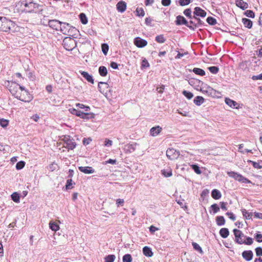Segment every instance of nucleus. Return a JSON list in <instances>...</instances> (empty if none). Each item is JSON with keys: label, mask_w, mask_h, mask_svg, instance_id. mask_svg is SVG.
Listing matches in <instances>:
<instances>
[{"label": "nucleus", "mask_w": 262, "mask_h": 262, "mask_svg": "<svg viewBox=\"0 0 262 262\" xmlns=\"http://www.w3.org/2000/svg\"><path fill=\"white\" fill-rule=\"evenodd\" d=\"M39 7V5L31 0H20L16 4V9L18 12H33Z\"/></svg>", "instance_id": "nucleus-1"}, {"label": "nucleus", "mask_w": 262, "mask_h": 262, "mask_svg": "<svg viewBox=\"0 0 262 262\" xmlns=\"http://www.w3.org/2000/svg\"><path fill=\"white\" fill-rule=\"evenodd\" d=\"M64 48L68 51H71L76 46L75 40L71 37H66L63 40Z\"/></svg>", "instance_id": "nucleus-2"}, {"label": "nucleus", "mask_w": 262, "mask_h": 262, "mask_svg": "<svg viewBox=\"0 0 262 262\" xmlns=\"http://www.w3.org/2000/svg\"><path fill=\"white\" fill-rule=\"evenodd\" d=\"M19 96L20 97H16L20 100L24 102H29L32 100V97L29 96L28 92L25 89V88L21 86V91L17 92Z\"/></svg>", "instance_id": "nucleus-3"}, {"label": "nucleus", "mask_w": 262, "mask_h": 262, "mask_svg": "<svg viewBox=\"0 0 262 262\" xmlns=\"http://www.w3.org/2000/svg\"><path fill=\"white\" fill-rule=\"evenodd\" d=\"M228 175L240 182L245 183H251V182L250 180L237 173L234 172H228Z\"/></svg>", "instance_id": "nucleus-4"}, {"label": "nucleus", "mask_w": 262, "mask_h": 262, "mask_svg": "<svg viewBox=\"0 0 262 262\" xmlns=\"http://www.w3.org/2000/svg\"><path fill=\"white\" fill-rule=\"evenodd\" d=\"M21 86L15 82H12L9 87V91L15 97H20V96H19L17 92L21 91Z\"/></svg>", "instance_id": "nucleus-5"}, {"label": "nucleus", "mask_w": 262, "mask_h": 262, "mask_svg": "<svg viewBox=\"0 0 262 262\" xmlns=\"http://www.w3.org/2000/svg\"><path fill=\"white\" fill-rule=\"evenodd\" d=\"M75 29L69 24L61 23L59 30L64 34L70 35V33Z\"/></svg>", "instance_id": "nucleus-6"}, {"label": "nucleus", "mask_w": 262, "mask_h": 262, "mask_svg": "<svg viewBox=\"0 0 262 262\" xmlns=\"http://www.w3.org/2000/svg\"><path fill=\"white\" fill-rule=\"evenodd\" d=\"M64 142L63 146L69 149H73L76 147V143L73 139L69 136L64 137Z\"/></svg>", "instance_id": "nucleus-7"}, {"label": "nucleus", "mask_w": 262, "mask_h": 262, "mask_svg": "<svg viewBox=\"0 0 262 262\" xmlns=\"http://www.w3.org/2000/svg\"><path fill=\"white\" fill-rule=\"evenodd\" d=\"M15 25L14 23L6 18V21H4L3 23L2 27L4 28H0V30L4 32H7L12 29L15 27Z\"/></svg>", "instance_id": "nucleus-8"}, {"label": "nucleus", "mask_w": 262, "mask_h": 262, "mask_svg": "<svg viewBox=\"0 0 262 262\" xmlns=\"http://www.w3.org/2000/svg\"><path fill=\"white\" fill-rule=\"evenodd\" d=\"M134 43L135 46L140 48H143L146 46L147 45V42L146 40L139 37H136L134 39Z\"/></svg>", "instance_id": "nucleus-9"}, {"label": "nucleus", "mask_w": 262, "mask_h": 262, "mask_svg": "<svg viewBox=\"0 0 262 262\" xmlns=\"http://www.w3.org/2000/svg\"><path fill=\"white\" fill-rule=\"evenodd\" d=\"M166 156L169 159L173 160L178 157L179 152L172 148L168 149L166 151Z\"/></svg>", "instance_id": "nucleus-10"}, {"label": "nucleus", "mask_w": 262, "mask_h": 262, "mask_svg": "<svg viewBox=\"0 0 262 262\" xmlns=\"http://www.w3.org/2000/svg\"><path fill=\"white\" fill-rule=\"evenodd\" d=\"M61 22L57 20H50L48 25L50 27L55 30H59Z\"/></svg>", "instance_id": "nucleus-11"}, {"label": "nucleus", "mask_w": 262, "mask_h": 262, "mask_svg": "<svg viewBox=\"0 0 262 262\" xmlns=\"http://www.w3.org/2000/svg\"><path fill=\"white\" fill-rule=\"evenodd\" d=\"M108 84L106 82H99L98 83V89L102 94H106L108 91Z\"/></svg>", "instance_id": "nucleus-12"}, {"label": "nucleus", "mask_w": 262, "mask_h": 262, "mask_svg": "<svg viewBox=\"0 0 262 262\" xmlns=\"http://www.w3.org/2000/svg\"><path fill=\"white\" fill-rule=\"evenodd\" d=\"M162 130V128L159 125L152 127L150 129V135L152 137H156L161 133Z\"/></svg>", "instance_id": "nucleus-13"}, {"label": "nucleus", "mask_w": 262, "mask_h": 262, "mask_svg": "<svg viewBox=\"0 0 262 262\" xmlns=\"http://www.w3.org/2000/svg\"><path fill=\"white\" fill-rule=\"evenodd\" d=\"M78 169L85 174H91L95 172V169L90 166H80Z\"/></svg>", "instance_id": "nucleus-14"}, {"label": "nucleus", "mask_w": 262, "mask_h": 262, "mask_svg": "<svg viewBox=\"0 0 262 262\" xmlns=\"http://www.w3.org/2000/svg\"><path fill=\"white\" fill-rule=\"evenodd\" d=\"M225 103L228 105H229L230 107L233 108H236V109L239 108V104L237 103L235 101L231 100L230 98H225Z\"/></svg>", "instance_id": "nucleus-15"}, {"label": "nucleus", "mask_w": 262, "mask_h": 262, "mask_svg": "<svg viewBox=\"0 0 262 262\" xmlns=\"http://www.w3.org/2000/svg\"><path fill=\"white\" fill-rule=\"evenodd\" d=\"M176 24L178 25H185L188 27H191L188 25V23L187 21L185 18L181 15H179L177 17Z\"/></svg>", "instance_id": "nucleus-16"}, {"label": "nucleus", "mask_w": 262, "mask_h": 262, "mask_svg": "<svg viewBox=\"0 0 262 262\" xmlns=\"http://www.w3.org/2000/svg\"><path fill=\"white\" fill-rule=\"evenodd\" d=\"M116 7L118 11L122 13L124 12L126 9V4L124 1H120L117 3Z\"/></svg>", "instance_id": "nucleus-17"}, {"label": "nucleus", "mask_w": 262, "mask_h": 262, "mask_svg": "<svg viewBox=\"0 0 262 262\" xmlns=\"http://www.w3.org/2000/svg\"><path fill=\"white\" fill-rule=\"evenodd\" d=\"M79 72L88 82L92 84L94 83V79L91 75L84 71H80Z\"/></svg>", "instance_id": "nucleus-18"}, {"label": "nucleus", "mask_w": 262, "mask_h": 262, "mask_svg": "<svg viewBox=\"0 0 262 262\" xmlns=\"http://www.w3.org/2000/svg\"><path fill=\"white\" fill-rule=\"evenodd\" d=\"M236 5L243 10H245L248 8V4L244 2L243 0H235Z\"/></svg>", "instance_id": "nucleus-19"}, {"label": "nucleus", "mask_w": 262, "mask_h": 262, "mask_svg": "<svg viewBox=\"0 0 262 262\" xmlns=\"http://www.w3.org/2000/svg\"><path fill=\"white\" fill-rule=\"evenodd\" d=\"M243 257L247 261H250L252 259L253 253L251 251H245L242 253Z\"/></svg>", "instance_id": "nucleus-20"}, {"label": "nucleus", "mask_w": 262, "mask_h": 262, "mask_svg": "<svg viewBox=\"0 0 262 262\" xmlns=\"http://www.w3.org/2000/svg\"><path fill=\"white\" fill-rule=\"evenodd\" d=\"M194 14L197 16L205 17L206 15V12L199 7H195L194 9Z\"/></svg>", "instance_id": "nucleus-21"}, {"label": "nucleus", "mask_w": 262, "mask_h": 262, "mask_svg": "<svg viewBox=\"0 0 262 262\" xmlns=\"http://www.w3.org/2000/svg\"><path fill=\"white\" fill-rule=\"evenodd\" d=\"M49 227L52 230L54 231H57L59 229V225L56 222L51 221L49 223Z\"/></svg>", "instance_id": "nucleus-22"}, {"label": "nucleus", "mask_w": 262, "mask_h": 262, "mask_svg": "<svg viewBox=\"0 0 262 262\" xmlns=\"http://www.w3.org/2000/svg\"><path fill=\"white\" fill-rule=\"evenodd\" d=\"M143 253L144 255L147 257H151L153 255V253L151 249L147 246H145L143 248Z\"/></svg>", "instance_id": "nucleus-23"}, {"label": "nucleus", "mask_w": 262, "mask_h": 262, "mask_svg": "<svg viewBox=\"0 0 262 262\" xmlns=\"http://www.w3.org/2000/svg\"><path fill=\"white\" fill-rule=\"evenodd\" d=\"M211 196L213 199L218 200L221 198L222 194L219 190L217 189H213L211 192Z\"/></svg>", "instance_id": "nucleus-24"}, {"label": "nucleus", "mask_w": 262, "mask_h": 262, "mask_svg": "<svg viewBox=\"0 0 262 262\" xmlns=\"http://www.w3.org/2000/svg\"><path fill=\"white\" fill-rule=\"evenodd\" d=\"M249 163H250L252 164L253 166L257 169H259L262 168V161H258L257 162L252 161L251 160H248L247 161Z\"/></svg>", "instance_id": "nucleus-25"}, {"label": "nucleus", "mask_w": 262, "mask_h": 262, "mask_svg": "<svg viewBox=\"0 0 262 262\" xmlns=\"http://www.w3.org/2000/svg\"><path fill=\"white\" fill-rule=\"evenodd\" d=\"M242 22L245 27L251 28L252 26V21L248 18H243L242 19Z\"/></svg>", "instance_id": "nucleus-26"}, {"label": "nucleus", "mask_w": 262, "mask_h": 262, "mask_svg": "<svg viewBox=\"0 0 262 262\" xmlns=\"http://www.w3.org/2000/svg\"><path fill=\"white\" fill-rule=\"evenodd\" d=\"M229 231L227 228H222L220 231L221 236L223 238H226L229 235Z\"/></svg>", "instance_id": "nucleus-27"}, {"label": "nucleus", "mask_w": 262, "mask_h": 262, "mask_svg": "<svg viewBox=\"0 0 262 262\" xmlns=\"http://www.w3.org/2000/svg\"><path fill=\"white\" fill-rule=\"evenodd\" d=\"M99 73L101 76H106L107 74L106 68L104 66L100 67L99 68Z\"/></svg>", "instance_id": "nucleus-28"}, {"label": "nucleus", "mask_w": 262, "mask_h": 262, "mask_svg": "<svg viewBox=\"0 0 262 262\" xmlns=\"http://www.w3.org/2000/svg\"><path fill=\"white\" fill-rule=\"evenodd\" d=\"M216 224L219 226H222L225 224V221L223 216H218L216 217Z\"/></svg>", "instance_id": "nucleus-29"}, {"label": "nucleus", "mask_w": 262, "mask_h": 262, "mask_svg": "<svg viewBox=\"0 0 262 262\" xmlns=\"http://www.w3.org/2000/svg\"><path fill=\"white\" fill-rule=\"evenodd\" d=\"M204 99L201 96H197L193 100L194 103L197 105H200L204 102Z\"/></svg>", "instance_id": "nucleus-30"}, {"label": "nucleus", "mask_w": 262, "mask_h": 262, "mask_svg": "<svg viewBox=\"0 0 262 262\" xmlns=\"http://www.w3.org/2000/svg\"><path fill=\"white\" fill-rule=\"evenodd\" d=\"M69 111L72 114H74V115H76L77 116H78V117H83V116H82V115H82V112L80 111H78V110H77L75 108L69 109Z\"/></svg>", "instance_id": "nucleus-31"}, {"label": "nucleus", "mask_w": 262, "mask_h": 262, "mask_svg": "<svg viewBox=\"0 0 262 262\" xmlns=\"http://www.w3.org/2000/svg\"><path fill=\"white\" fill-rule=\"evenodd\" d=\"M192 71L195 74L201 76H203L205 74V71L203 70L200 68H195L193 69Z\"/></svg>", "instance_id": "nucleus-32"}, {"label": "nucleus", "mask_w": 262, "mask_h": 262, "mask_svg": "<svg viewBox=\"0 0 262 262\" xmlns=\"http://www.w3.org/2000/svg\"><path fill=\"white\" fill-rule=\"evenodd\" d=\"M82 115H82V116H83V117H80L82 119H89L94 118L95 117V115L93 113H85L82 112Z\"/></svg>", "instance_id": "nucleus-33"}, {"label": "nucleus", "mask_w": 262, "mask_h": 262, "mask_svg": "<svg viewBox=\"0 0 262 262\" xmlns=\"http://www.w3.org/2000/svg\"><path fill=\"white\" fill-rule=\"evenodd\" d=\"M12 200L15 203L19 202V195L17 192H14L11 194Z\"/></svg>", "instance_id": "nucleus-34"}, {"label": "nucleus", "mask_w": 262, "mask_h": 262, "mask_svg": "<svg viewBox=\"0 0 262 262\" xmlns=\"http://www.w3.org/2000/svg\"><path fill=\"white\" fill-rule=\"evenodd\" d=\"M242 214L244 217L246 219H250L252 217V213L248 212L246 209L242 210Z\"/></svg>", "instance_id": "nucleus-35"}, {"label": "nucleus", "mask_w": 262, "mask_h": 262, "mask_svg": "<svg viewBox=\"0 0 262 262\" xmlns=\"http://www.w3.org/2000/svg\"><path fill=\"white\" fill-rule=\"evenodd\" d=\"M115 258L114 255H108L104 258V262H114Z\"/></svg>", "instance_id": "nucleus-36"}, {"label": "nucleus", "mask_w": 262, "mask_h": 262, "mask_svg": "<svg viewBox=\"0 0 262 262\" xmlns=\"http://www.w3.org/2000/svg\"><path fill=\"white\" fill-rule=\"evenodd\" d=\"M233 232L235 235V240L237 238L240 237V236L244 237V234L241 231L238 229H234Z\"/></svg>", "instance_id": "nucleus-37"}, {"label": "nucleus", "mask_w": 262, "mask_h": 262, "mask_svg": "<svg viewBox=\"0 0 262 262\" xmlns=\"http://www.w3.org/2000/svg\"><path fill=\"white\" fill-rule=\"evenodd\" d=\"M156 40L158 43H162L165 41V39L163 35H160L156 36Z\"/></svg>", "instance_id": "nucleus-38"}, {"label": "nucleus", "mask_w": 262, "mask_h": 262, "mask_svg": "<svg viewBox=\"0 0 262 262\" xmlns=\"http://www.w3.org/2000/svg\"><path fill=\"white\" fill-rule=\"evenodd\" d=\"M122 260L123 262H132V257L130 254H126L123 256Z\"/></svg>", "instance_id": "nucleus-39"}, {"label": "nucleus", "mask_w": 262, "mask_h": 262, "mask_svg": "<svg viewBox=\"0 0 262 262\" xmlns=\"http://www.w3.org/2000/svg\"><path fill=\"white\" fill-rule=\"evenodd\" d=\"M162 174L165 177H169L172 176V170L171 169L168 171H166L165 169H163L161 171Z\"/></svg>", "instance_id": "nucleus-40"}, {"label": "nucleus", "mask_w": 262, "mask_h": 262, "mask_svg": "<svg viewBox=\"0 0 262 262\" xmlns=\"http://www.w3.org/2000/svg\"><path fill=\"white\" fill-rule=\"evenodd\" d=\"M190 166L193 169V170L195 171L196 173L200 174L202 173L198 165L195 164H192L190 165Z\"/></svg>", "instance_id": "nucleus-41"}, {"label": "nucleus", "mask_w": 262, "mask_h": 262, "mask_svg": "<svg viewBox=\"0 0 262 262\" xmlns=\"http://www.w3.org/2000/svg\"><path fill=\"white\" fill-rule=\"evenodd\" d=\"M80 18L81 23L83 24H86L88 23V19L86 15L84 13H81L80 14Z\"/></svg>", "instance_id": "nucleus-42"}, {"label": "nucleus", "mask_w": 262, "mask_h": 262, "mask_svg": "<svg viewBox=\"0 0 262 262\" xmlns=\"http://www.w3.org/2000/svg\"><path fill=\"white\" fill-rule=\"evenodd\" d=\"M102 51L104 55H106L108 50V46L106 43H103L101 45Z\"/></svg>", "instance_id": "nucleus-43"}, {"label": "nucleus", "mask_w": 262, "mask_h": 262, "mask_svg": "<svg viewBox=\"0 0 262 262\" xmlns=\"http://www.w3.org/2000/svg\"><path fill=\"white\" fill-rule=\"evenodd\" d=\"M127 147V149H126V152L131 153L135 151V148L134 145L133 144H128L126 146Z\"/></svg>", "instance_id": "nucleus-44"}, {"label": "nucleus", "mask_w": 262, "mask_h": 262, "mask_svg": "<svg viewBox=\"0 0 262 262\" xmlns=\"http://www.w3.org/2000/svg\"><path fill=\"white\" fill-rule=\"evenodd\" d=\"M137 15L139 16H143L145 15L144 10L142 8H138L136 9Z\"/></svg>", "instance_id": "nucleus-45"}, {"label": "nucleus", "mask_w": 262, "mask_h": 262, "mask_svg": "<svg viewBox=\"0 0 262 262\" xmlns=\"http://www.w3.org/2000/svg\"><path fill=\"white\" fill-rule=\"evenodd\" d=\"M192 246L195 250L198 251L200 253H203V250L199 244L196 243H192Z\"/></svg>", "instance_id": "nucleus-46"}, {"label": "nucleus", "mask_w": 262, "mask_h": 262, "mask_svg": "<svg viewBox=\"0 0 262 262\" xmlns=\"http://www.w3.org/2000/svg\"><path fill=\"white\" fill-rule=\"evenodd\" d=\"M25 165V162L24 161H19L16 165V168L17 170L21 169L24 167Z\"/></svg>", "instance_id": "nucleus-47"}, {"label": "nucleus", "mask_w": 262, "mask_h": 262, "mask_svg": "<svg viewBox=\"0 0 262 262\" xmlns=\"http://www.w3.org/2000/svg\"><path fill=\"white\" fill-rule=\"evenodd\" d=\"M207 21L211 25H214L216 24V19L212 17H208L207 18Z\"/></svg>", "instance_id": "nucleus-48"}, {"label": "nucleus", "mask_w": 262, "mask_h": 262, "mask_svg": "<svg viewBox=\"0 0 262 262\" xmlns=\"http://www.w3.org/2000/svg\"><path fill=\"white\" fill-rule=\"evenodd\" d=\"M182 93L186 97L189 99H191L193 96L192 93L185 90L183 91Z\"/></svg>", "instance_id": "nucleus-49"}, {"label": "nucleus", "mask_w": 262, "mask_h": 262, "mask_svg": "<svg viewBox=\"0 0 262 262\" xmlns=\"http://www.w3.org/2000/svg\"><path fill=\"white\" fill-rule=\"evenodd\" d=\"M8 120L4 119H0V125L3 127H6L8 125Z\"/></svg>", "instance_id": "nucleus-50"}, {"label": "nucleus", "mask_w": 262, "mask_h": 262, "mask_svg": "<svg viewBox=\"0 0 262 262\" xmlns=\"http://www.w3.org/2000/svg\"><path fill=\"white\" fill-rule=\"evenodd\" d=\"M58 168V165L55 162H53L52 164H50L48 167V169L50 171H54Z\"/></svg>", "instance_id": "nucleus-51"}, {"label": "nucleus", "mask_w": 262, "mask_h": 262, "mask_svg": "<svg viewBox=\"0 0 262 262\" xmlns=\"http://www.w3.org/2000/svg\"><path fill=\"white\" fill-rule=\"evenodd\" d=\"M209 71L213 74H216L219 72V68L217 67H210L208 68Z\"/></svg>", "instance_id": "nucleus-52"}, {"label": "nucleus", "mask_w": 262, "mask_h": 262, "mask_svg": "<svg viewBox=\"0 0 262 262\" xmlns=\"http://www.w3.org/2000/svg\"><path fill=\"white\" fill-rule=\"evenodd\" d=\"M245 15L249 17L253 18L254 17V13L252 10H247L245 12Z\"/></svg>", "instance_id": "nucleus-53"}, {"label": "nucleus", "mask_w": 262, "mask_h": 262, "mask_svg": "<svg viewBox=\"0 0 262 262\" xmlns=\"http://www.w3.org/2000/svg\"><path fill=\"white\" fill-rule=\"evenodd\" d=\"M211 208L213 211L214 213H216L220 210V208L217 204H214L211 206Z\"/></svg>", "instance_id": "nucleus-54"}, {"label": "nucleus", "mask_w": 262, "mask_h": 262, "mask_svg": "<svg viewBox=\"0 0 262 262\" xmlns=\"http://www.w3.org/2000/svg\"><path fill=\"white\" fill-rule=\"evenodd\" d=\"M76 106L79 107L80 108H84L85 110V111L88 112L90 110V108L88 106H85L83 104L80 103H77Z\"/></svg>", "instance_id": "nucleus-55"}, {"label": "nucleus", "mask_w": 262, "mask_h": 262, "mask_svg": "<svg viewBox=\"0 0 262 262\" xmlns=\"http://www.w3.org/2000/svg\"><path fill=\"white\" fill-rule=\"evenodd\" d=\"M113 145V141L108 139H105L104 142L105 146L110 147Z\"/></svg>", "instance_id": "nucleus-56"}, {"label": "nucleus", "mask_w": 262, "mask_h": 262, "mask_svg": "<svg viewBox=\"0 0 262 262\" xmlns=\"http://www.w3.org/2000/svg\"><path fill=\"white\" fill-rule=\"evenodd\" d=\"M246 237V236L244 235V237L240 236V237L237 238L235 241L240 244H243L245 242Z\"/></svg>", "instance_id": "nucleus-57"}, {"label": "nucleus", "mask_w": 262, "mask_h": 262, "mask_svg": "<svg viewBox=\"0 0 262 262\" xmlns=\"http://www.w3.org/2000/svg\"><path fill=\"white\" fill-rule=\"evenodd\" d=\"M253 243V239L250 237H246L245 242L243 244L250 245Z\"/></svg>", "instance_id": "nucleus-58"}, {"label": "nucleus", "mask_w": 262, "mask_h": 262, "mask_svg": "<svg viewBox=\"0 0 262 262\" xmlns=\"http://www.w3.org/2000/svg\"><path fill=\"white\" fill-rule=\"evenodd\" d=\"M190 0H179V4L181 6H186L190 4Z\"/></svg>", "instance_id": "nucleus-59"}, {"label": "nucleus", "mask_w": 262, "mask_h": 262, "mask_svg": "<svg viewBox=\"0 0 262 262\" xmlns=\"http://www.w3.org/2000/svg\"><path fill=\"white\" fill-rule=\"evenodd\" d=\"M72 180L71 179L68 180L67 181V184L66 185V189H70L72 188Z\"/></svg>", "instance_id": "nucleus-60"}, {"label": "nucleus", "mask_w": 262, "mask_h": 262, "mask_svg": "<svg viewBox=\"0 0 262 262\" xmlns=\"http://www.w3.org/2000/svg\"><path fill=\"white\" fill-rule=\"evenodd\" d=\"M149 66V64L147 60L145 58L143 59L142 62V64H141L142 68H147Z\"/></svg>", "instance_id": "nucleus-61"}, {"label": "nucleus", "mask_w": 262, "mask_h": 262, "mask_svg": "<svg viewBox=\"0 0 262 262\" xmlns=\"http://www.w3.org/2000/svg\"><path fill=\"white\" fill-rule=\"evenodd\" d=\"M184 14L187 17H189V18L191 17V11L190 9H186L184 11Z\"/></svg>", "instance_id": "nucleus-62"}, {"label": "nucleus", "mask_w": 262, "mask_h": 262, "mask_svg": "<svg viewBox=\"0 0 262 262\" xmlns=\"http://www.w3.org/2000/svg\"><path fill=\"white\" fill-rule=\"evenodd\" d=\"M124 201L123 199H118L116 200V204L118 207L120 206H123Z\"/></svg>", "instance_id": "nucleus-63"}, {"label": "nucleus", "mask_w": 262, "mask_h": 262, "mask_svg": "<svg viewBox=\"0 0 262 262\" xmlns=\"http://www.w3.org/2000/svg\"><path fill=\"white\" fill-rule=\"evenodd\" d=\"M256 254L257 256L262 255V248L260 247L256 248L255 249Z\"/></svg>", "instance_id": "nucleus-64"}]
</instances>
